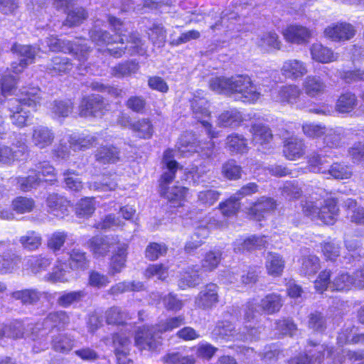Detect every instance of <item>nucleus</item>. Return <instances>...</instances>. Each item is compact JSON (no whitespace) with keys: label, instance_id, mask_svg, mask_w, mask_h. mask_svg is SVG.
I'll return each mask as SVG.
<instances>
[{"label":"nucleus","instance_id":"nucleus-26","mask_svg":"<svg viewBox=\"0 0 364 364\" xmlns=\"http://www.w3.org/2000/svg\"><path fill=\"white\" fill-rule=\"evenodd\" d=\"M267 242L266 237L252 235L245 240L238 239L234 242V251L243 252L245 250L250 251L255 249H262L266 247Z\"/></svg>","mask_w":364,"mask_h":364},{"label":"nucleus","instance_id":"nucleus-15","mask_svg":"<svg viewBox=\"0 0 364 364\" xmlns=\"http://www.w3.org/2000/svg\"><path fill=\"white\" fill-rule=\"evenodd\" d=\"M218 287L213 283L205 286L195 298V304L203 309H211L218 302Z\"/></svg>","mask_w":364,"mask_h":364},{"label":"nucleus","instance_id":"nucleus-32","mask_svg":"<svg viewBox=\"0 0 364 364\" xmlns=\"http://www.w3.org/2000/svg\"><path fill=\"white\" fill-rule=\"evenodd\" d=\"M4 326V337L16 340L27 336L31 339V333L32 331L30 330V328L32 326H28L26 328L23 323L19 321H15L9 324Z\"/></svg>","mask_w":364,"mask_h":364},{"label":"nucleus","instance_id":"nucleus-49","mask_svg":"<svg viewBox=\"0 0 364 364\" xmlns=\"http://www.w3.org/2000/svg\"><path fill=\"white\" fill-rule=\"evenodd\" d=\"M96 161L101 164L114 163L119 159V151L113 146H102L95 153Z\"/></svg>","mask_w":364,"mask_h":364},{"label":"nucleus","instance_id":"nucleus-11","mask_svg":"<svg viewBox=\"0 0 364 364\" xmlns=\"http://www.w3.org/2000/svg\"><path fill=\"white\" fill-rule=\"evenodd\" d=\"M355 27L347 22L331 23L323 31L324 36L335 42L349 41L355 36Z\"/></svg>","mask_w":364,"mask_h":364},{"label":"nucleus","instance_id":"nucleus-63","mask_svg":"<svg viewBox=\"0 0 364 364\" xmlns=\"http://www.w3.org/2000/svg\"><path fill=\"white\" fill-rule=\"evenodd\" d=\"M219 207L224 216H233L240 208V200L233 194L225 202L220 203Z\"/></svg>","mask_w":364,"mask_h":364},{"label":"nucleus","instance_id":"nucleus-54","mask_svg":"<svg viewBox=\"0 0 364 364\" xmlns=\"http://www.w3.org/2000/svg\"><path fill=\"white\" fill-rule=\"evenodd\" d=\"M86 294H87L84 290L63 292L58 297L57 303L59 306L67 308L71 304L81 301Z\"/></svg>","mask_w":364,"mask_h":364},{"label":"nucleus","instance_id":"nucleus-64","mask_svg":"<svg viewBox=\"0 0 364 364\" xmlns=\"http://www.w3.org/2000/svg\"><path fill=\"white\" fill-rule=\"evenodd\" d=\"M226 144L232 152L244 153L247 151V140L237 134L228 136Z\"/></svg>","mask_w":364,"mask_h":364},{"label":"nucleus","instance_id":"nucleus-10","mask_svg":"<svg viewBox=\"0 0 364 364\" xmlns=\"http://www.w3.org/2000/svg\"><path fill=\"white\" fill-rule=\"evenodd\" d=\"M28 153V147L23 141H17L12 146L0 145V164L11 165L25 158Z\"/></svg>","mask_w":364,"mask_h":364},{"label":"nucleus","instance_id":"nucleus-18","mask_svg":"<svg viewBox=\"0 0 364 364\" xmlns=\"http://www.w3.org/2000/svg\"><path fill=\"white\" fill-rule=\"evenodd\" d=\"M281 72L286 78L296 80L307 74L308 68L306 63L300 60L289 59L283 63Z\"/></svg>","mask_w":364,"mask_h":364},{"label":"nucleus","instance_id":"nucleus-42","mask_svg":"<svg viewBox=\"0 0 364 364\" xmlns=\"http://www.w3.org/2000/svg\"><path fill=\"white\" fill-rule=\"evenodd\" d=\"M358 105V100L355 94L348 92L342 94L337 100L336 109L340 113H349Z\"/></svg>","mask_w":364,"mask_h":364},{"label":"nucleus","instance_id":"nucleus-34","mask_svg":"<svg viewBox=\"0 0 364 364\" xmlns=\"http://www.w3.org/2000/svg\"><path fill=\"white\" fill-rule=\"evenodd\" d=\"M242 121L241 113L236 109L222 112L218 117L217 124L220 127H235Z\"/></svg>","mask_w":364,"mask_h":364},{"label":"nucleus","instance_id":"nucleus-12","mask_svg":"<svg viewBox=\"0 0 364 364\" xmlns=\"http://www.w3.org/2000/svg\"><path fill=\"white\" fill-rule=\"evenodd\" d=\"M212 333L217 338L227 341H245L253 337L252 334H245V331H237L235 326L228 321L218 322Z\"/></svg>","mask_w":364,"mask_h":364},{"label":"nucleus","instance_id":"nucleus-30","mask_svg":"<svg viewBox=\"0 0 364 364\" xmlns=\"http://www.w3.org/2000/svg\"><path fill=\"white\" fill-rule=\"evenodd\" d=\"M276 208V201L271 198H260L250 208V214L255 216L256 220H260L264 218V215L273 211Z\"/></svg>","mask_w":364,"mask_h":364},{"label":"nucleus","instance_id":"nucleus-48","mask_svg":"<svg viewBox=\"0 0 364 364\" xmlns=\"http://www.w3.org/2000/svg\"><path fill=\"white\" fill-rule=\"evenodd\" d=\"M50 264L51 259L43 255H31L26 258V265L34 274L45 270Z\"/></svg>","mask_w":364,"mask_h":364},{"label":"nucleus","instance_id":"nucleus-2","mask_svg":"<svg viewBox=\"0 0 364 364\" xmlns=\"http://www.w3.org/2000/svg\"><path fill=\"white\" fill-rule=\"evenodd\" d=\"M184 323V317L178 316L167 318L158 326L144 327L135 336L136 345L141 350H156L161 345V333L171 331Z\"/></svg>","mask_w":364,"mask_h":364},{"label":"nucleus","instance_id":"nucleus-37","mask_svg":"<svg viewBox=\"0 0 364 364\" xmlns=\"http://www.w3.org/2000/svg\"><path fill=\"white\" fill-rule=\"evenodd\" d=\"M267 273L269 275L277 277L281 275L284 268V260L282 257L275 252H268L265 262Z\"/></svg>","mask_w":364,"mask_h":364},{"label":"nucleus","instance_id":"nucleus-47","mask_svg":"<svg viewBox=\"0 0 364 364\" xmlns=\"http://www.w3.org/2000/svg\"><path fill=\"white\" fill-rule=\"evenodd\" d=\"M231 77L225 76L214 77L208 82L209 87L218 94L231 95Z\"/></svg>","mask_w":364,"mask_h":364},{"label":"nucleus","instance_id":"nucleus-39","mask_svg":"<svg viewBox=\"0 0 364 364\" xmlns=\"http://www.w3.org/2000/svg\"><path fill=\"white\" fill-rule=\"evenodd\" d=\"M11 296L16 300H20L23 304L33 305L40 300L42 293L36 289H26L11 292Z\"/></svg>","mask_w":364,"mask_h":364},{"label":"nucleus","instance_id":"nucleus-62","mask_svg":"<svg viewBox=\"0 0 364 364\" xmlns=\"http://www.w3.org/2000/svg\"><path fill=\"white\" fill-rule=\"evenodd\" d=\"M320 268L319 259L315 255L304 257L300 272L304 275L314 274Z\"/></svg>","mask_w":364,"mask_h":364},{"label":"nucleus","instance_id":"nucleus-38","mask_svg":"<svg viewBox=\"0 0 364 364\" xmlns=\"http://www.w3.org/2000/svg\"><path fill=\"white\" fill-rule=\"evenodd\" d=\"M262 310L264 314H273L278 312L283 305L280 295L274 293L266 295L259 301Z\"/></svg>","mask_w":364,"mask_h":364},{"label":"nucleus","instance_id":"nucleus-60","mask_svg":"<svg viewBox=\"0 0 364 364\" xmlns=\"http://www.w3.org/2000/svg\"><path fill=\"white\" fill-rule=\"evenodd\" d=\"M352 173V169L350 166L341 163H334L329 168H326V173L336 179L350 178Z\"/></svg>","mask_w":364,"mask_h":364},{"label":"nucleus","instance_id":"nucleus-3","mask_svg":"<svg viewBox=\"0 0 364 364\" xmlns=\"http://www.w3.org/2000/svg\"><path fill=\"white\" fill-rule=\"evenodd\" d=\"M46 43L51 51L63 52L72 54L79 63L76 66L79 73L84 75L87 70L85 65L87 60L90 48L81 41H70L62 40L55 36H50L46 38Z\"/></svg>","mask_w":364,"mask_h":364},{"label":"nucleus","instance_id":"nucleus-45","mask_svg":"<svg viewBox=\"0 0 364 364\" xmlns=\"http://www.w3.org/2000/svg\"><path fill=\"white\" fill-rule=\"evenodd\" d=\"M257 45L264 50L269 51L272 49L279 50L281 42L276 33L268 32L257 38Z\"/></svg>","mask_w":364,"mask_h":364},{"label":"nucleus","instance_id":"nucleus-56","mask_svg":"<svg viewBox=\"0 0 364 364\" xmlns=\"http://www.w3.org/2000/svg\"><path fill=\"white\" fill-rule=\"evenodd\" d=\"M308 327L315 332L322 333L327 327V321L323 314L314 311L308 316Z\"/></svg>","mask_w":364,"mask_h":364},{"label":"nucleus","instance_id":"nucleus-6","mask_svg":"<svg viewBox=\"0 0 364 364\" xmlns=\"http://www.w3.org/2000/svg\"><path fill=\"white\" fill-rule=\"evenodd\" d=\"M109 23L113 26L115 35H111L108 31L101 29H93L90 32V37L92 42L97 46L109 45L114 43H124V38L125 36L124 32L126 30L124 28L122 22L115 17L109 18Z\"/></svg>","mask_w":364,"mask_h":364},{"label":"nucleus","instance_id":"nucleus-1","mask_svg":"<svg viewBox=\"0 0 364 364\" xmlns=\"http://www.w3.org/2000/svg\"><path fill=\"white\" fill-rule=\"evenodd\" d=\"M42 100V92L38 87H23L18 98L9 100L8 108L11 124L18 128L29 124L30 112L24 107H36Z\"/></svg>","mask_w":364,"mask_h":364},{"label":"nucleus","instance_id":"nucleus-58","mask_svg":"<svg viewBox=\"0 0 364 364\" xmlns=\"http://www.w3.org/2000/svg\"><path fill=\"white\" fill-rule=\"evenodd\" d=\"M242 167L234 160H229L222 166V175L228 180H238L242 176Z\"/></svg>","mask_w":364,"mask_h":364},{"label":"nucleus","instance_id":"nucleus-61","mask_svg":"<svg viewBox=\"0 0 364 364\" xmlns=\"http://www.w3.org/2000/svg\"><path fill=\"white\" fill-rule=\"evenodd\" d=\"M327 161L326 157L315 152L308 157V164L310 171L314 173H322L326 174Z\"/></svg>","mask_w":364,"mask_h":364},{"label":"nucleus","instance_id":"nucleus-16","mask_svg":"<svg viewBox=\"0 0 364 364\" xmlns=\"http://www.w3.org/2000/svg\"><path fill=\"white\" fill-rule=\"evenodd\" d=\"M191 107L194 117L201 122L203 127L207 129L208 134H210L211 137H216V134L210 129V124L205 119L210 116L208 101L204 98H193L191 101Z\"/></svg>","mask_w":364,"mask_h":364},{"label":"nucleus","instance_id":"nucleus-25","mask_svg":"<svg viewBox=\"0 0 364 364\" xmlns=\"http://www.w3.org/2000/svg\"><path fill=\"white\" fill-rule=\"evenodd\" d=\"M48 211L57 217L63 218L68 214L69 201L58 193H50L46 200Z\"/></svg>","mask_w":364,"mask_h":364},{"label":"nucleus","instance_id":"nucleus-51","mask_svg":"<svg viewBox=\"0 0 364 364\" xmlns=\"http://www.w3.org/2000/svg\"><path fill=\"white\" fill-rule=\"evenodd\" d=\"M116 176H104L99 181L90 182L89 188L102 192L114 190L117 186Z\"/></svg>","mask_w":364,"mask_h":364},{"label":"nucleus","instance_id":"nucleus-20","mask_svg":"<svg viewBox=\"0 0 364 364\" xmlns=\"http://www.w3.org/2000/svg\"><path fill=\"white\" fill-rule=\"evenodd\" d=\"M55 139V134L52 129L44 126L35 127L33 129L31 142L40 149L50 146Z\"/></svg>","mask_w":364,"mask_h":364},{"label":"nucleus","instance_id":"nucleus-52","mask_svg":"<svg viewBox=\"0 0 364 364\" xmlns=\"http://www.w3.org/2000/svg\"><path fill=\"white\" fill-rule=\"evenodd\" d=\"M88 14L82 7H77L68 11L67 18L63 23L69 27L81 24L87 18Z\"/></svg>","mask_w":364,"mask_h":364},{"label":"nucleus","instance_id":"nucleus-9","mask_svg":"<svg viewBox=\"0 0 364 364\" xmlns=\"http://www.w3.org/2000/svg\"><path fill=\"white\" fill-rule=\"evenodd\" d=\"M79 109L82 117H101L108 110L109 104L102 96L93 95L83 98Z\"/></svg>","mask_w":364,"mask_h":364},{"label":"nucleus","instance_id":"nucleus-55","mask_svg":"<svg viewBox=\"0 0 364 364\" xmlns=\"http://www.w3.org/2000/svg\"><path fill=\"white\" fill-rule=\"evenodd\" d=\"M75 341L65 334L55 336L52 341L53 348L60 353H68L73 348Z\"/></svg>","mask_w":364,"mask_h":364},{"label":"nucleus","instance_id":"nucleus-36","mask_svg":"<svg viewBox=\"0 0 364 364\" xmlns=\"http://www.w3.org/2000/svg\"><path fill=\"white\" fill-rule=\"evenodd\" d=\"M5 249L0 253V274L11 272L21 262V257Z\"/></svg>","mask_w":364,"mask_h":364},{"label":"nucleus","instance_id":"nucleus-43","mask_svg":"<svg viewBox=\"0 0 364 364\" xmlns=\"http://www.w3.org/2000/svg\"><path fill=\"white\" fill-rule=\"evenodd\" d=\"M69 255V265L71 269L84 270L89 267L90 261L85 252L74 248Z\"/></svg>","mask_w":364,"mask_h":364},{"label":"nucleus","instance_id":"nucleus-4","mask_svg":"<svg viewBox=\"0 0 364 364\" xmlns=\"http://www.w3.org/2000/svg\"><path fill=\"white\" fill-rule=\"evenodd\" d=\"M301 205L306 215L318 218L326 225H333L338 216L339 208L334 198H328L319 205L317 203L306 200Z\"/></svg>","mask_w":364,"mask_h":364},{"label":"nucleus","instance_id":"nucleus-27","mask_svg":"<svg viewBox=\"0 0 364 364\" xmlns=\"http://www.w3.org/2000/svg\"><path fill=\"white\" fill-rule=\"evenodd\" d=\"M311 58L318 63H328L338 60V55L321 43H314L310 48Z\"/></svg>","mask_w":364,"mask_h":364},{"label":"nucleus","instance_id":"nucleus-28","mask_svg":"<svg viewBox=\"0 0 364 364\" xmlns=\"http://www.w3.org/2000/svg\"><path fill=\"white\" fill-rule=\"evenodd\" d=\"M284 156L289 160H296L305 154V146L303 140L291 137L288 139L283 150Z\"/></svg>","mask_w":364,"mask_h":364},{"label":"nucleus","instance_id":"nucleus-17","mask_svg":"<svg viewBox=\"0 0 364 364\" xmlns=\"http://www.w3.org/2000/svg\"><path fill=\"white\" fill-rule=\"evenodd\" d=\"M283 36L284 39L289 43L298 45L304 44L311 37V31L304 26L294 24L287 26L283 31Z\"/></svg>","mask_w":364,"mask_h":364},{"label":"nucleus","instance_id":"nucleus-13","mask_svg":"<svg viewBox=\"0 0 364 364\" xmlns=\"http://www.w3.org/2000/svg\"><path fill=\"white\" fill-rule=\"evenodd\" d=\"M122 242L118 236L93 237L88 245L94 257L99 258L105 257L111 249L114 250Z\"/></svg>","mask_w":364,"mask_h":364},{"label":"nucleus","instance_id":"nucleus-23","mask_svg":"<svg viewBox=\"0 0 364 364\" xmlns=\"http://www.w3.org/2000/svg\"><path fill=\"white\" fill-rule=\"evenodd\" d=\"M326 84L317 75H308L302 82V88L306 95L311 97L321 96L326 92Z\"/></svg>","mask_w":364,"mask_h":364},{"label":"nucleus","instance_id":"nucleus-8","mask_svg":"<svg viewBox=\"0 0 364 364\" xmlns=\"http://www.w3.org/2000/svg\"><path fill=\"white\" fill-rule=\"evenodd\" d=\"M70 318L66 312L63 311L51 312L41 323H38L30 328L32 331L31 333V340L36 341L42 338L45 335V333L39 335L42 330H50L54 328H60L68 324Z\"/></svg>","mask_w":364,"mask_h":364},{"label":"nucleus","instance_id":"nucleus-44","mask_svg":"<svg viewBox=\"0 0 364 364\" xmlns=\"http://www.w3.org/2000/svg\"><path fill=\"white\" fill-rule=\"evenodd\" d=\"M132 130L136 136L141 139H150L154 133L151 122L149 119L142 118L132 124Z\"/></svg>","mask_w":364,"mask_h":364},{"label":"nucleus","instance_id":"nucleus-24","mask_svg":"<svg viewBox=\"0 0 364 364\" xmlns=\"http://www.w3.org/2000/svg\"><path fill=\"white\" fill-rule=\"evenodd\" d=\"M159 187L160 195L173 207L181 205V202L185 199L188 192V188L180 186L167 187L164 184H160Z\"/></svg>","mask_w":364,"mask_h":364},{"label":"nucleus","instance_id":"nucleus-46","mask_svg":"<svg viewBox=\"0 0 364 364\" xmlns=\"http://www.w3.org/2000/svg\"><path fill=\"white\" fill-rule=\"evenodd\" d=\"M147 33L149 40L154 46L161 47L166 39V31L161 23H154L148 28Z\"/></svg>","mask_w":364,"mask_h":364},{"label":"nucleus","instance_id":"nucleus-53","mask_svg":"<svg viewBox=\"0 0 364 364\" xmlns=\"http://www.w3.org/2000/svg\"><path fill=\"white\" fill-rule=\"evenodd\" d=\"M263 313L259 301L253 299L245 305L243 318L246 322H251L257 319Z\"/></svg>","mask_w":364,"mask_h":364},{"label":"nucleus","instance_id":"nucleus-59","mask_svg":"<svg viewBox=\"0 0 364 364\" xmlns=\"http://www.w3.org/2000/svg\"><path fill=\"white\" fill-rule=\"evenodd\" d=\"M35 207V201L31 198L18 196L12 201V208L19 214L31 213Z\"/></svg>","mask_w":364,"mask_h":364},{"label":"nucleus","instance_id":"nucleus-50","mask_svg":"<svg viewBox=\"0 0 364 364\" xmlns=\"http://www.w3.org/2000/svg\"><path fill=\"white\" fill-rule=\"evenodd\" d=\"M131 316L119 307L113 306L106 311V321L109 324L123 325Z\"/></svg>","mask_w":364,"mask_h":364},{"label":"nucleus","instance_id":"nucleus-40","mask_svg":"<svg viewBox=\"0 0 364 364\" xmlns=\"http://www.w3.org/2000/svg\"><path fill=\"white\" fill-rule=\"evenodd\" d=\"M345 207L348 210V217L352 223L358 225H364V207L358 205L357 202L348 198L345 201Z\"/></svg>","mask_w":364,"mask_h":364},{"label":"nucleus","instance_id":"nucleus-33","mask_svg":"<svg viewBox=\"0 0 364 364\" xmlns=\"http://www.w3.org/2000/svg\"><path fill=\"white\" fill-rule=\"evenodd\" d=\"M250 132L252 134V142L255 145L268 144L272 139V131L267 126L262 124H252Z\"/></svg>","mask_w":364,"mask_h":364},{"label":"nucleus","instance_id":"nucleus-22","mask_svg":"<svg viewBox=\"0 0 364 364\" xmlns=\"http://www.w3.org/2000/svg\"><path fill=\"white\" fill-rule=\"evenodd\" d=\"M74 68V63L68 57L56 55L46 65V71L53 76L69 73Z\"/></svg>","mask_w":364,"mask_h":364},{"label":"nucleus","instance_id":"nucleus-57","mask_svg":"<svg viewBox=\"0 0 364 364\" xmlns=\"http://www.w3.org/2000/svg\"><path fill=\"white\" fill-rule=\"evenodd\" d=\"M139 69L138 63L135 61H127L112 68V75L116 77H123L135 73Z\"/></svg>","mask_w":364,"mask_h":364},{"label":"nucleus","instance_id":"nucleus-31","mask_svg":"<svg viewBox=\"0 0 364 364\" xmlns=\"http://www.w3.org/2000/svg\"><path fill=\"white\" fill-rule=\"evenodd\" d=\"M315 347V350H310L309 356H300L292 359L289 364H319L320 360L324 356L326 348L323 345L315 344L310 342Z\"/></svg>","mask_w":364,"mask_h":364},{"label":"nucleus","instance_id":"nucleus-41","mask_svg":"<svg viewBox=\"0 0 364 364\" xmlns=\"http://www.w3.org/2000/svg\"><path fill=\"white\" fill-rule=\"evenodd\" d=\"M163 162L167 170L161 176L160 184L166 186L175 178L176 171L178 168V164L175 160L171 159V154L169 151L164 153Z\"/></svg>","mask_w":364,"mask_h":364},{"label":"nucleus","instance_id":"nucleus-5","mask_svg":"<svg viewBox=\"0 0 364 364\" xmlns=\"http://www.w3.org/2000/svg\"><path fill=\"white\" fill-rule=\"evenodd\" d=\"M330 277V271L321 272L314 282L316 290L323 292L329 287L332 291H348L354 287L353 277L346 272H339L331 282Z\"/></svg>","mask_w":364,"mask_h":364},{"label":"nucleus","instance_id":"nucleus-14","mask_svg":"<svg viewBox=\"0 0 364 364\" xmlns=\"http://www.w3.org/2000/svg\"><path fill=\"white\" fill-rule=\"evenodd\" d=\"M14 53L19 55L21 58L18 62H13L11 64V70L14 73H19L28 65L33 63L36 55V50L31 46L21 45L14 43L11 48Z\"/></svg>","mask_w":364,"mask_h":364},{"label":"nucleus","instance_id":"nucleus-21","mask_svg":"<svg viewBox=\"0 0 364 364\" xmlns=\"http://www.w3.org/2000/svg\"><path fill=\"white\" fill-rule=\"evenodd\" d=\"M128 244L122 242L113 252L109 263V274L112 276L120 273L126 266Z\"/></svg>","mask_w":364,"mask_h":364},{"label":"nucleus","instance_id":"nucleus-29","mask_svg":"<svg viewBox=\"0 0 364 364\" xmlns=\"http://www.w3.org/2000/svg\"><path fill=\"white\" fill-rule=\"evenodd\" d=\"M196 267V266L188 267L181 272V277L178 282L180 289H186L195 287L200 283L201 279Z\"/></svg>","mask_w":364,"mask_h":364},{"label":"nucleus","instance_id":"nucleus-19","mask_svg":"<svg viewBox=\"0 0 364 364\" xmlns=\"http://www.w3.org/2000/svg\"><path fill=\"white\" fill-rule=\"evenodd\" d=\"M301 94L300 88L296 85L282 86L272 95L275 102L282 105H293L297 102Z\"/></svg>","mask_w":364,"mask_h":364},{"label":"nucleus","instance_id":"nucleus-7","mask_svg":"<svg viewBox=\"0 0 364 364\" xmlns=\"http://www.w3.org/2000/svg\"><path fill=\"white\" fill-rule=\"evenodd\" d=\"M231 94H237L244 102L257 101L260 92L248 75H239L231 77Z\"/></svg>","mask_w":364,"mask_h":364},{"label":"nucleus","instance_id":"nucleus-35","mask_svg":"<svg viewBox=\"0 0 364 364\" xmlns=\"http://www.w3.org/2000/svg\"><path fill=\"white\" fill-rule=\"evenodd\" d=\"M41 235L34 230H28L25 235L21 236L18 242L23 249L28 251H36L42 245Z\"/></svg>","mask_w":364,"mask_h":364}]
</instances>
